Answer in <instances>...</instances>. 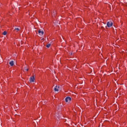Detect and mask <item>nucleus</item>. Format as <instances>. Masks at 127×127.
<instances>
[{
	"instance_id": "obj_5",
	"label": "nucleus",
	"mask_w": 127,
	"mask_h": 127,
	"mask_svg": "<svg viewBox=\"0 0 127 127\" xmlns=\"http://www.w3.org/2000/svg\"><path fill=\"white\" fill-rule=\"evenodd\" d=\"M9 64L10 66H13L14 65V62H13V61H12L9 62Z\"/></svg>"
},
{
	"instance_id": "obj_11",
	"label": "nucleus",
	"mask_w": 127,
	"mask_h": 127,
	"mask_svg": "<svg viewBox=\"0 0 127 127\" xmlns=\"http://www.w3.org/2000/svg\"><path fill=\"white\" fill-rule=\"evenodd\" d=\"M24 69L26 70V71H28V68H27V66H25Z\"/></svg>"
},
{
	"instance_id": "obj_8",
	"label": "nucleus",
	"mask_w": 127,
	"mask_h": 127,
	"mask_svg": "<svg viewBox=\"0 0 127 127\" xmlns=\"http://www.w3.org/2000/svg\"><path fill=\"white\" fill-rule=\"evenodd\" d=\"M51 44H48L47 46L46 47H47V48H49L51 46Z\"/></svg>"
},
{
	"instance_id": "obj_9",
	"label": "nucleus",
	"mask_w": 127,
	"mask_h": 127,
	"mask_svg": "<svg viewBox=\"0 0 127 127\" xmlns=\"http://www.w3.org/2000/svg\"><path fill=\"white\" fill-rule=\"evenodd\" d=\"M20 29L18 28H15V30H16L17 31H19Z\"/></svg>"
},
{
	"instance_id": "obj_6",
	"label": "nucleus",
	"mask_w": 127,
	"mask_h": 127,
	"mask_svg": "<svg viewBox=\"0 0 127 127\" xmlns=\"http://www.w3.org/2000/svg\"><path fill=\"white\" fill-rule=\"evenodd\" d=\"M58 89H59V86H56L54 88L55 92H58L59 91Z\"/></svg>"
},
{
	"instance_id": "obj_2",
	"label": "nucleus",
	"mask_w": 127,
	"mask_h": 127,
	"mask_svg": "<svg viewBox=\"0 0 127 127\" xmlns=\"http://www.w3.org/2000/svg\"><path fill=\"white\" fill-rule=\"evenodd\" d=\"M71 100V97H67L65 99V101L66 103L68 102H70Z\"/></svg>"
},
{
	"instance_id": "obj_4",
	"label": "nucleus",
	"mask_w": 127,
	"mask_h": 127,
	"mask_svg": "<svg viewBox=\"0 0 127 127\" xmlns=\"http://www.w3.org/2000/svg\"><path fill=\"white\" fill-rule=\"evenodd\" d=\"M34 80H35V79L34 78V76H32L30 78V82L31 83L34 82Z\"/></svg>"
},
{
	"instance_id": "obj_1",
	"label": "nucleus",
	"mask_w": 127,
	"mask_h": 127,
	"mask_svg": "<svg viewBox=\"0 0 127 127\" xmlns=\"http://www.w3.org/2000/svg\"><path fill=\"white\" fill-rule=\"evenodd\" d=\"M113 22H108L107 23V25L108 27H111V26H113Z\"/></svg>"
},
{
	"instance_id": "obj_7",
	"label": "nucleus",
	"mask_w": 127,
	"mask_h": 127,
	"mask_svg": "<svg viewBox=\"0 0 127 127\" xmlns=\"http://www.w3.org/2000/svg\"><path fill=\"white\" fill-rule=\"evenodd\" d=\"M55 15H56V11H54L53 13H52V16H55Z\"/></svg>"
},
{
	"instance_id": "obj_10",
	"label": "nucleus",
	"mask_w": 127,
	"mask_h": 127,
	"mask_svg": "<svg viewBox=\"0 0 127 127\" xmlns=\"http://www.w3.org/2000/svg\"><path fill=\"white\" fill-rule=\"evenodd\" d=\"M7 33V32H6V31H4L3 32V35H6V34Z\"/></svg>"
},
{
	"instance_id": "obj_12",
	"label": "nucleus",
	"mask_w": 127,
	"mask_h": 127,
	"mask_svg": "<svg viewBox=\"0 0 127 127\" xmlns=\"http://www.w3.org/2000/svg\"><path fill=\"white\" fill-rule=\"evenodd\" d=\"M73 54V53H70V55H72Z\"/></svg>"
},
{
	"instance_id": "obj_3",
	"label": "nucleus",
	"mask_w": 127,
	"mask_h": 127,
	"mask_svg": "<svg viewBox=\"0 0 127 127\" xmlns=\"http://www.w3.org/2000/svg\"><path fill=\"white\" fill-rule=\"evenodd\" d=\"M38 33L40 34V35H43V34H44V32L41 30H39L38 31Z\"/></svg>"
}]
</instances>
